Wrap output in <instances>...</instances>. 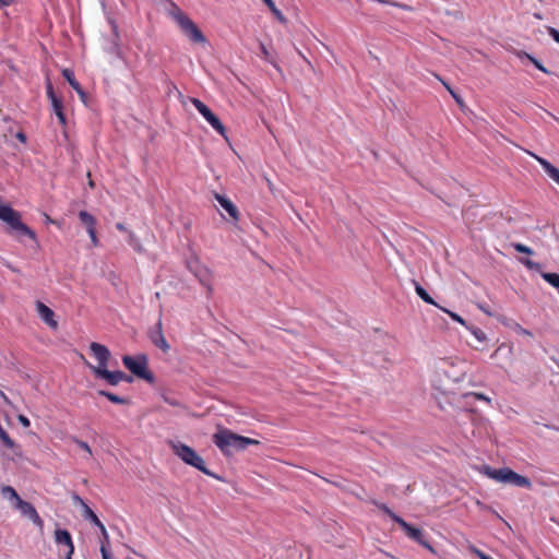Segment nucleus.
I'll list each match as a JSON object with an SVG mask.
<instances>
[{
	"instance_id": "9d476101",
	"label": "nucleus",
	"mask_w": 559,
	"mask_h": 559,
	"mask_svg": "<svg viewBox=\"0 0 559 559\" xmlns=\"http://www.w3.org/2000/svg\"><path fill=\"white\" fill-rule=\"evenodd\" d=\"M90 350L92 352L93 356L97 360V366L90 365V368L95 373V370L102 369V368H108V361L111 356L109 349L99 343L93 342L90 344Z\"/></svg>"
},
{
	"instance_id": "ddd939ff",
	"label": "nucleus",
	"mask_w": 559,
	"mask_h": 559,
	"mask_svg": "<svg viewBox=\"0 0 559 559\" xmlns=\"http://www.w3.org/2000/svg\"><path fill=\"white\" fill-rule=\"evenodd\" d=\"M150 340L156 347L160 348L164 353H167L169 350L170 347L164 336L160 319H158L156 323V329L150 332Z\"/></svg>"
},
{
	"instance_id": "603ef678",
	"label": "nucleus",
	"mask_w": 559,
	"mask_h": 559,
	"mask_svg": "<svg viewBox=\"0 0 559 559\" xmlns=\"http://www.w3.org/2000/svg\"><path fill=\"white\" fill-rule=\"evenodd\" d=\"M110 24H111V26H112V31H114L115 35H116V36H118V33H117V25H116V24H115V22H114V21H111V20H110Z\"/></svg>"
},
{
	"instance_id": "4d7b16f0",
	"label": "nucleus",
	"mask_w": 559,
	"mask_h": 559,
	"mask_svg": "<svg viewBox=\"0 0 559 559\" xmlns=\"http://www.w3.org/2000/svg\"><path fill=\"white\" fill-rule=\"evenodd\" d=\"M200 281H201L202 284H204V285L206 284V280L205 278L200 277Z\"/></svg>"
},
{
	"instance_id": "5fc2aeb1",
	"label": "nucleus",
	"mask_w": 559,
	"mask_h": 559,
	"mask_svg": "<svg viewBox=\"0 0 559 559\" xmlns=\"http://www.w3.org/2000/svg\"><path fill=\"white\" fill-rule=\"evenodd\" d=\"M11 2V0H0V7H5Z\"/></svg>"
},
{
	"instance_id": "473e14b6",
	"label": "nucleus",
	"mask_w": 559,
	"mask_h": 559,
	"mask_svg": "<svg viewBox=\"0 0 559 559\" xmlns=\"http://www.w3.org/2000/svg\"><path fill=\"white\" fill-rule=\"evenodd\" d=\"M471 551L476 555L479 559H492L488 555H486L484 551L479 550L476 547H471Z\"/></svg>"
},
{
	"instance_id": "37998d69",
	"label": "nucleus",
	"mask_w": 559,
	"mask_h": 559,
	"mask_svg": "<svg viewBox=\"0 0 559 559\" xmlns=\"http://www.w3.org/2000/svg\"><path fill=\"white\" fill-rule=\"evenodd\" d=\"M47 95L49 97L50 100H52L53 98H58L56 95H55V92H53V88H52V85L50 83L47 84Z\"/></svg>"
},
{
	"instance_id": "f257e3e1",
	"label": "nucleus",
	"mask_w": 559,
	"mask_h": 559,
	"mask_svg": "<svg viewBox=\"0 0 559 559\" xmlns=\"http://www.w3.org/2000/svg\"><path fill=\"white\" fill-rule=\"evenodd\" d=\"M165 11L190 41L202 45L206 44V38L202 31L176 3L167 1L165 4Z\"/></svg>"
},
{
	"instance_id": "a19ab883",
	"label": "nucleus",
	"mask_w": 559,
	"mask_h": 559,
	"mask_svg": "<svg viewBox=\"0 0 559 559\" xmlns=\"http://www.w3.org/2000/svg\"><path fill=\"white\" fill-rule=\"evenodd\" d=\"M108 547L109 546H100V554H102L103 559H111L110 554L108 551Z\"/></svg>"
},
{
	"instance_id": "6ab92c4d",
	"label": "nucleus",
	"mask_w": 559,
	"mask_h": 559,
	"mask_svg": "<svg viewBox=\"0 0 559 559\" xmlns=\"http://www.w3.org/2000/svg\"><path fill=\"white\" fill-rule=\"evenodd\" d=\"M1 495L4 499L12 501L13 504H17V501L21 500L20 496L17 495L16 490L11 486H2L1 487Z\"/></svg>"
},
{
	"instance_id": "13d9d810",
	"label": "nucleus",
	"mask_w": 559,
	"mask_h": 559,
	"mask_svg": "<svg viewBox=\"0 0 559 559\" xmlns=\"http://www.w3.org/2000/svg\"><path fill=\"white\" fill-rule=\"evenodd\" d=\"M499 349H500V347H499V348H498L493 354H491V358H493V357L496 356V354H497V352H498Z\"/></svg>"
},
{
	"instance_id": "c03bdc74",
	"label": "nucleus",
	"mask_w": 559,
	"mask_h": 559,
	"mask_svg": "<svg viewBox=\"0 0 559 559\" xmlns=\"http://www.w3.org/2000/svg\"><path fill=\"white\" fill-rule=\"evenodd\" d=\"M56 116L58 117V120L61 124L66 123V117L63 115L62 110L55 111Z\"/></svg>"
},
{
	"instance_id": "423d86ee",
	"label": "nucleus",
	"mask_w": 559,
	"mask_h": 559,
	"mask_svg": "<svg viewBox=\"0 0 559 559\" xmlns=\"http://www.w3.org/2000/svg\"><path fill=\"white\" fill-rule=\"evenodd\" d=\"M436 370L453 382H460L466 374V364L459 357L440 358L436 364Z\"/></svg>"
},
{
	"instance_id": "b1692460",
	"label": "nucleus",
	"mask_w": 559,
	"mask_h": 559,
	"mask_svg": "<svg viewBox=\"0 0 559 559\" xmlns=\"http://www.w3.org/2000/svg\"><path fill=\"white\" fill-rule=\"evenodd\" d=\"M98 394L107 397L110 402H112L115 404H126L127 403L126 399L120 397L118 395H115V394L104 391V390L98 391Z\"/></svg>"
},
{
	"instance_id": "e433bc0d",
	"label": "nucleus",
	"mask_w": 559,
	"mask_h": 559,
	"mask_svg": "<svg viewBox=\"0 0 559 559\" xmlns=\"http://www.w3.org/2000/svg\"><path fill=\"white\" fill-rule=\"evenodd\" d=\"M50 102H51L53 111L62 110V104H61V100L59 98H53Z\"/></svg>"
},
{
	"instance_id": "6e6552de",
	"label": "nucleus",
	"mask_w": 559,
	"mask_h": 559,
	"mask_svg": "<svg viewBox=\"0 0 559 559\" xmlns=\"http://www.w3.org/2000/svg\"><path fill=\"white\" fill-rule=\"evenodd\" d=\"M122 362L127 369L139 378L151 381L153 378L147 371V359L145 356H123Z\"/></svg>"
},
{
	"instance_id": "cd10ccee",
	"label": "nucleus",
	"mask_w": 559,
	"mask_h": 559,
	"mask_svg": "<svg viewBox=\"0 0 559 559\" xmlns=\"http://www.w3.org/2000/svg\"><path fill=\"white\" fill-rule=\"evenodd\" d=\"M512 246L516 252L525 253L528 255H532L534 253V251L530 247L523 243H513Z\"/></svg>"
},
{
	"instance_id": "2f4dec72",
	"label": "nucleus",
	"mask_w": 559,
	"mask_h": 559,
	"mask_svg": "<svg viewBox=\"0 0 559 559\" xmlns=\"http://www.w3.org/2000/svg\"><path fill=\"white\" fill-rule=\"evenodd\" d=\"M266 5L267 8L276 15V16H280V11L278 9L276 8V4L273 0H262Z\"/></svg>"
},
{
	"instance_id": "72a5a7b5",
	"label": "nucleus",
	"mask_w": 559,
	"mask_h": 559,
	"mask_svg": "<svg viewBox=\"0 0 559 559\" xmlns=\"http://www.w3.org/2000/svg\"><path fill=\"white\" fill-rule=\"evenodd\" d=\"M129 243L136 250H140V245L138 238L133 235V233H129Z\"/></svg>"
},
{
	"instance_id": "58836bf2",
	"label": "nucleus",
	"mask_w": 559,
	"mask_h": 559,
	"mask_svg": "<svg viewBox=\"0 0 559 559\" xmlns=\"http://www.w3.org/2000/svg\"><path fill=\"white\" fill-rule=\"evenodd\" d=\"M17 420L25 428L29 427L31 425L29 419L24 415H19Z\"/></svg>"
},
{
	"instance_id": "1a4fd4ad",
	"label": "nucleus",
	"mask_w": 559,
	"mask_h": 559,
	"mask_svg": "<svg viewBox=\"0 0 559 559\" xmlns=\"http://www.w3.org/2000/svg\"><path fill=\"white\" fill-rule=\"evenodd\" d=\"M394 522L397 523L400 525V527L405 532V534L413 540L417 542L418 544H420L421 546H424L425 548H427L428 550H430L431 552H435V549L433 547L427 542L424 539V535H423V532L420 528L418 527H415L411 524H408L404 519H402L401 516H395L394 518Z\"/></svg>"
},
{
	"instance_id": "de8ad7c7",
	"label": "nucleus",
	"mask_w": 559,
	"mask_h": 559,
	"mask_svg": "<svg viewBox=\"0 0 559 559\" xmlns=\"http://www.w3.org/2000/svg\"><path fill=\"white\" fill-rule=\"evenodd\" d=\"M261 51L264 55V57L267 59L269 58V51H267L266 47L263 44H261Z\"/></svg>"
},
{
	"instance_id": "6e6d98bb",
	"label": "nucleus",
	"mask_w": 559,
	"mask_h": 559,
	"mask_svg": "<svg viewBox=\"0 0 559 559\" xmlns=\"http://www.w3.org/2000/svg\"><path fill=\"white\" fill-rule=\"evenodd\" d=\"M72 555H73V554H70V550H68V552H67V558H66V559H72Z\"/></svg>"
},
{
	"instance_id": "f3484780",
	"label": "nucleus",
	"mask_w": 559,
	"mask_h": 559,
	"mask_svg": "<svg viewBox=\"0 0 559 559\" xmlns=\"http://www.w3.org/2000/svg\"><path fill=\"white\" fill-rule=\"evenodd\" d=\"M55 539L57 544H63L70 550V554L74 552V545L72 542V537L67 530H57L55 532Z\"/></svg>"
},
{
	"instance_id": "f8f14e48",
	"label": "nucleus",
	"mask_w": 559,
	"mask_h": 559,
	"mask_svg": "<svg viewBox=\"0 0 559 559\" xmlns=\"http://www.w3.org/2000/svg\"><path fill=\"white\" fill-rule=\"evenodd\" d=\"M13 508L19 510L24 516L28 518L35 525L43 527L40 516L29 502L21 499L17 501V504H13Z\"/></svg>"
},
{
	"instance_id": "4468645a",
	"label": "nucleus",
	"mask_w": 559,
	"mask_h": 559,
	"mask_svg": "<svg viewBox=\"0 0 559 559\" xmlns=\"http://www.w3.org/2000/svg\"><path fill=\"white\" fill-rule=\"evenodd\" d=\"M36 311L39 318L51 329L56 330L58 328V322L55 320L53 311L47 307L41 301L36 302Z\"/></svg>"
},
{
	"instance_id": "a878e982",
	"label": "nucleus",
	"mask_w": 559,
	"mask_h": 559,
	"mask_svg": "<svg viewBox=\"0 0 559 559\" xmlns=\"http://www.w3.org/2000/svg\"><path fill=\"white\" fill-rule=\"evenodd\" d=\"M439 308H440L442 311H444L445 313H448V316H449L453 321H455V322H457V323H460V324L464 325L465 328H466V326H468V325L466 324V321H465L461 316H459L457 313H455V312H453V311H450V310H448V309H445V308H442V307H439Z\"/></svg>"
},
{
	"instance_id": "4c0bfd02",
	"label": "nucleus",
	"mask_w": 559,
	"mask_h": 559,
	"mask_svg": "<svg viewBox=\"0 0 559 559\" xmlns=\"http://www.w3.org/2000/svg\"><path fill=\"white\" fill-rule=\"evenodd\" d=\"M521 262L530 270H533V269H537L538 264L534 263L532 260L530 259H524V260H521Z\"/></svg>"
},
{
	"instance_id": "393cba45",
	"label": "nucleus",
	"mask_w": 559,
	"mask_h": 559,
	"mask_svg": "<svg viewBox=\"0 0 559 559\" xmlns=\"http://www.w3.org/2000/svg\"><path fill=\"white\" fill-rule=\"evenodd\" d=\"M542 277L551 286L559 289V274L558 273H543Z\"/></svg>"
},
{
	"instance_id": "5701e85b",
	"label": "nucleus",
	"mask_w": 559,
	"mask_h": 559,
	"mask_svg": "<svg viewBox=\"0 0 559 559\" xmlns=\"http://www.w3.org/2000/svg\"><path fill=\"white\" fill-rule=\"evenodd\" d=\"M466 329L472 333V335H474V337L477 341H479V342L487 341V335L481 329L474 326V325H468V326H466Z\"/></svg>"
},
{
	"instance_id": "c756f323",
	"label": "nucleus",
	"mask_w": 559,
	"mask_h": 559,
	"mask_svg": "<svg viewBox=\"0 0 559 559\" xmlns=\"http://www.w3.org/2000/svg\"><path fill=\"white\" fill-rule=\"evenodd\" d=\"M513 330L521 335H525L528 337H533V333L524 328H522L519 323H514Z\"/></svg>"
},
{
	"instance_id": "8fccbe9b",
	"label": "nucleus",
	"mask_w": 559,
	"mask_h": 559,
	"mask_svg": "<svg viewBox=\"0 0 559 559\" xmlns=\"http://www.w3.org/2000/svg\"><path fill=\"white\" fill-rule=\"evenodd\" d=\"M269 188L273 191L274 190V183L265 176L264 177Z\"/></svg>"
},
{
	"instance_id": "aec40b11",
	"label": "nucleus",
	"mask_w": 559,
	"mask_h": 559,
	"mask_svg": "<svg viewBox=\"0 0 559 559\" xmlns=\"http://www.w3.org/2000/svg\"><path fill=\"white\" fill-rule=\"evenodd\" d=\"M415 290H416V294L427 304L429 305H433L436 307H440L435 300L433 298L426 292L425 288H423L418 283H415Z\"/></svg>"
},
{
	"instance_id": "0eeeda50",
	"label": "nucleus",
	"mask_w": 559,
	"mask_h": 559,
	"mask_svg": "<svg viewBox=\"0 0 559 559\" xmlns=\"http://www.w3.org/2000/svg\"><path fill=\"white\" fill-rule=\"evenodd\" d=\"M202 115V117L224 138H226V130L221 120L216 115L212 112V110L200 99L194 97L187 98Z\"/></svg>"
},
{
	"instance_id": "09e8293b",
	"label": "nucleus",
	"mask_w": 559,
	"mask_h": 559,
	"mask_svg": "<svg viewBox=\"0 0 559 559\" xmlns=\"http://www.w3.org/2000/svg\"><path fill=\"white\" fill-rule=\"evenodd\" d=\"M16 138H17L21 142H23V143L26 141V136H25V134H24V133H22V132H19V133L16 134Z\"/></svg>"
},
{
	"instance_id": "a211bd4d",
	"label": "nucleus",
	"mask_w": 559,
	"mask_h": 559,
	"mask_svg": "<svg viewBox=\"0 0 559 559\" xmlns=\"http://www.w3.org/2000/svg\"><path fill=\"white\" fill-rule=\"evenodd\" d=\"M215 199L233 219L238 218V210L230 200L219 194H215Z\"/></svg>"
},
{
	"instance_id": "7ed1b4c3",
	"label": "nucleus",
	"mask_w": 559,
	"mask_h": 559,
	"mask_svg": "<svg viewBox=\"0 0 559 559\" xmlns=\"http://www.w3.org/2000/svg\"><path fill=\"white\" fill-rule=\"evenodd\" d=\"M481 473L498 483L512 484L527 489L532 488V481L530 478L515 473L509 467L496 469L486 465L483 467Z\"/></svg>"
},
{
	"instance_id": "dca6fc26",
	"label": "nucleus",
	"mask_w": 559,
	"mask_h": 559,
	"mask_svg": "<svg viewBox=\"0 0 559 559\" xmlns=\"http://www.w3.org/2000/svg\"><path fill=\"white\" fill-rule=\"evenodd\" d=\"M63 78L68 81L71 87L79 94L80 98L85 102L86 94L82 90L80 83L76 81L74 73L70 69H63L62 71Z\"/></svg>"
},
{
	"instance_id": "4be33fe9",
	"label": "nucleus",
	"mask_w": 559,
	"mask_h": 559,
	"mask_svg": "<svg viewBox=\"0 0 559 559\" xmlns=\"http://www.w3.org/2000/svg\"><path fill=\"white\" fill-rule=\"evenodd\" d=\"M81 222L86 226V229L95 228V218L87 212L81 211L79 213Z\"/></svg>"
},
{
	"instance_id": "9b49d317",
	"label": "nucleus",
	"mask_w": 559,
	"mask_h": 559,
	"mask_svg": "<svg viewBox=\"0 0 559 559\" xmlns=\"http://www.w3.org/2000/svg\"><path fill=\"white\" fill-rule=\"evenodd\" d=\"M97 378L106 380L110 385H117L121 381L131 382L132 378L122 371H109L107 368L95 370Z\"/></svg>"
},
{
	"instance_id": "39448f33",
	"label": "nucleus",
	"mask_w": 559,
	"mask_h": 559,
	"mask_svg": "<svg viewBox=\"0 0 559 559\" xmlns=\"http://www.w3.org/2000/svg\"><path fill=\"white\" fill-rule=\"evenodd\" d=\"M0 219L19 236H27L35 239V234L22 221L17 211L13 210L9 204L4 203L0 198Z\"/></svg>"
},
{
	"instance_id": "412c9836",
	"label": "nucleus",
	"mask_w": 559,
	"mask_h": 559,
	"mask_svg": "<svg viewBox=\"0 0 559 559\" xmlns=\"http://www.w3.org/2000/svg\"><path fill=\"white\" fill-rule=\"evenodd\" d=\"M82 511H83L82 515L84 519L88 520L91 523H93L96 526H99L102 524L98 516L94 513V511L87 504H84V507L82 508Z\"/></svg>"
},
{
	"instance_id": "864d4df0",
	"label": "nucleus",
	"mask_w": 559,
	"mask_h": 559,
	"mask_svg": "<svg viewBox=\"0 0 559 559\" xmlns=\"http://www.w3.org/2000/svg\"><path fill=\"white\" fill-rule=\"evenodd\" d=\"M116 227H117V229H119V230H121V231H126V230H127V229H126V227L123 226V224H121V223H118V224L116 225Z\"/></svg>"
},
{
	"instance_id": "2eb2a0df",
	"label": "nucleus",
	"mask_w": 559,
	"mask_h": 559,
	"mask_svg": "<svg viewBox=\"0 0 559 559\" xmlns=\"http://www.w3.org/2000/svg\"><path fill=\"white\" fill-rule=\"evenodd\" d=\"M547 173V175L559 185V169L550 164L547 159L539 157L533 153H530Z\"/></svg>"
},
{
	"instance_id": "c85d7f7f",
	"label": "nucleus",
	"mask_w": 559,
	"mask_h": 559,
	"mask_svg": "<svg viewBox=\"0 0 559 559\" xmlns=\"http://www.w3.org/2000/svg\"><path fill=\"white\" fill-rule=\"evenodd\" d=\"M73 441L80 449H82L87 454V456H92V450L86 442L79 439H73Z\"/></svg>"
},
{
	"instance_id": "c9c22d12",
	"label": "nucleus",
	"mask_w": 559,
	"mask_h": 559,
	"mask_svg": "<svg viewBox=\"0 0 559 559\" xmlns=\"http://www.w3.org/2000/svg\"><path fill=\"white\" fill-rule=\"evenodd\" d=\"M87 233H88V235L91 237L93 246L96 247L98 245V240H97V237H96L95 228H90L87 230Z\"/></svg>"
},
{
	"instance_id": "49530a36",
	"label": "nucleus",
	"mask_w": 559,
	"mask_h": 559,
	"mask_svg": "<svg viewBox=\"0 0 559 559\" xmlns=\"http://www.w3.org/2000/svg\"><path fill=\"white\" fill-rule=\"evenodd\" d=\"M450 94L456 100V103L462 104L461 97L454 91H450Z\"/></svg>"
},
{
	"instance_id": "f03ea898",
	"label": "nucleus",
	"mask_w": 559,
	"mask_h": 559,
	"mask_svg": "<svg viewBox=\"0 0 559 559\" xmlns=\"http://www.w3.org/2000/svg\"><path fill=\"white\" fill-rule=\"evenodd\" d=\"M213 442L225 455H233L236 452L247 449V447L251 444L259 443L254 439L237 435L226 428L218 429V431L213 435Z\"/></svg>"
},
{
	"instance_id": "7c9ffc66",
	"label": "nucleus",
	"mask_w": 559,
	"mask_h": 559,
	"mask_svg": "<svg viewBox=\"0 0 559 559\" xmlns=\"http://www.w3.org/2000/svg\"><path fill=\"white\" fill-rule=\"evenodd\" d=\"M465 397L467 396H473L475 397L476 400H480V401H486L487 403H490V399L488 396H486L485 394L483 393H476V392H469V393H466L464 394Z\"/></svg>"
},
{
	"instance_id": "79ce46f5",
	"label": "nucleus",
	"mask_w": 559,
	"mask_h": 559,
	"mask_svg": "<svg viewBox=\"0 0 559 559\" xmlns=\"http://www.w3.org/2000/svg\"><path fill=\"white\" fill-rule=\"evenodd\" d=\"M531 60H532V62L534 63V66H535L538 70H540V71H543V72H545V73H548L547 69H546V68H545V67H544V66H543L538 60H536V59H534V58H532V57H531Z\"/></svg>"
},
{
	"instance_id": "a18cd8bd",
	"label": "nucleus",
	"mask_w": 559,
	"mask_h": 559,
	"mask_svg": "<svg viewBox=\"0 0 559 559\" xmlns=\"http://www.w3.org/2000/svg\"><path fill=\"white\" fill-rule=\"evenodd\" d=\"M72 500L74 503L79 504L81 508H83L84 504H86L78 495H73Z\"/></svg>"
},
{
	"instance_id": "ea45409f",
	"label": "nucleus",
	"mask_w": 559,
	"mask_h": 559,
	"mask_svg": "<svg viewBox=\"0 0 559 559\" xmlns=\"http://www.w3.org/2000/svg\"><path fill=\"white\" fill-rule=\"evenodd\" d=\"M381 510H383L393 521H394V518L395 516H399L397 514H395L390 508H388L385 504H382L380 507Z\"/></svg>"
},
{
	"instance_id": "bb28decb",
	"label": "nucleus",
	"mask_w": 559,
	"mask_h": 559,
	"mask_svg": "<svg viewBox=\"0 0 559 559\" xmlns=\"http://www.w3.org/2000/svg\"><path fill=\"white\" fill-rule=\"evenodd\" d=\"M97 527L99 528L100 534H102L100 546H109V544H110L109 535H108V532H107L105 525L102 523Z\"/></svg>"
},
{
	"instance_id": "3c124183",
	"label": "nucleus",
	"mask_w": 559,
	"mask_h": 559,
	"mask_svg": "<svg viewBox=\"0 0 559 559\" xmlns=\"http://www.w3.org/2000/svg\"><path fill=\"white\" fill-rule=\"evenodd\" d=\"M436 76H437V78L442 82V84L444 85V87H445L449 92H450V91H453V90L451 88V86H450L448 83H445L443 80H441L438 75H436Z\"/></svg>"
},
{
	"instance_id": "20e7f679",
	"label": "nucleus",
	"mask_w": 559,
	"mask_h": 559,
	"mask_svg": "<svg viewBox=\"0 0 559 559\" xmlns=\"http://www.w3.org/2000/svg\"><path fill=\"white\" fill-rule=\"evenodd\" d=\"M169 448L171 451L186 464L193 466L194 468L199 469L200 472L204 473L209 476H214L212 472H210L203 459L189 445L180 442V441H174L170 440L168 442Z\"/></svg>"
},
{
	"instance_id": "bf43d9fd",
	"label": "nucleus",
	"mask_w": 559,
	"mask_h": 559,
	"mask_svg": "<svg viewBox=\"0 0 559 559\" xmlns=\"http://www.w3.org/2000/svg\"><path fill=\"white\" fill-rule=\"evenodd\" d=\"M1 396L7 401V395H4L3 393H1Z\"/></svg>"
},
{
	"instance_id": "052dcab7",
	"label": "nucleus",
	"mask_w": 559,
	"mask_h": 559,
	"mask_svg": "<svg viewBox=\"0 0 559 559\" xmlns=\"http://www.w3.org/2000/svg\"><path fill=\"white\" fill-rule=\"evenodd\" d=\"M378 1H379V2H381V3H384V2H385L384 0H378Z\"/></svg>"
},
{
	"instance_id": "f704fd0d",
	"label": "nucleus",
	"mask_w": 559,
	"mask_h": 559,
	"mask_svg": "<svg viewBox=\"0 0 559 559\" xmlns=\"http://www.w3.org/2000/svg\"><path fill=\"white\" fill-rule=\"evenodd\" d=\"M548 34L551 36V38L559 44V31L555 27H548Z\"/></svg>"
}]
</instances>
